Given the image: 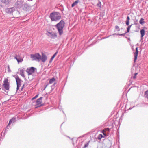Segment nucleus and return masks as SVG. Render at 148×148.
Returning a JSON list of instances; mask_svg holds the SVG:
<instances>
[{"mask_svg": "<svg viewBox=\"0 0 148 148\" xmlns=\"http://www.w3.org/2000/svg\"><path fill=\"white\" fill-rule=\"evenodd\" d=\"M56 84V83H54V84H53V85L52 86H52H55Z\"/></svg>", "mask_w": 148, "mask_h": 148, "instance_id": "39", "label": "nucleus"}, {"mask_svg": "<svg viewBox=\"0 0 148 148\" xmlns=\"http://www.w3.org/2000/svg\"><path fill=\"white\" fill-rule=\"evenodd\" d=\"M30 57L32 60H35L38 62L40 61V55L39 53L31 54Z\"/></svg>", "mask_w": 148, "mask_h": 148, "instance_id": "3", "label": "nucleus"}, {"mask_svg": "<svg viewBox=\"0 0 148 148\" xmlns=\"http://www.w3.org/2000/svg\"><path fill=\"white\" fill-rule=\"evenodd\" d=\"M139 23L141 25H143L145 23L144 19L142 18H141L139 21Z\"/></svg>", "mask_w": 148, "mask_h": 148, "instance_id": "19", "label": "nucleus"}, {"mask_svg": "<svg viewBox=\"0 0 148 148\" xmlns=\"http://www.w3.org/2000/svg\"><path fill=\"white\" fill-rule=\"evenodd\" d=\"M132 24L130 25H129V26L127 27V32H126V33H128L129 32H130V29L132 26Z\"/></svg>", "mask_w": 148, "mask_h": 148, "instance_id": "21", "label": "nucleus"}, {"mask_svg": "<svg viewBox=\"0 0 148 148\" xmlns=\"http://www.w3.org/2000/svg\"><path fill=\"white\" fill-rule=\"evenodd\" d=\"M36 68L34 67H31L27 68L26 72L28 73L29 75L32 74V73H34Z\"/></svg>", "mask_w": 148, "mask_h": 148, "instance_id": "7", "label": "nucleus"}, {"mask_svg": "<svg viewBox=\"0 0 148 148\" xmlns=\"http://www.w3.org/2000/svg\"><path fill=\"white\" fill-rule=\"evenodd\" d=\"M134 24L136 25H137L138 24V21L136 18L134 20Z\"/></svg>", "mask_w": 148, "mask_h": 148, "instance_id": "25", "label": "nucleus"}, {"mask_svg": "<svg viewBox=\"0 0 148 148\" xmlns=\"http://www.w3.org/2000/svg\"><path fill=\"white\" fill-rule=\"evenodd\" d=\"M103 133V134L105 135V134L104 133Z\"/></svg>", "mask_w": 148, "mask_h": 148, "instance_id": "42", "label": "nucleus"}, {"mask_svg": "<svg viewBox=\"0 0 148 148\" xmlns=\"http://www.w3.org/2000/svg\"><path fill=\"white\" fill-rule=\"evenodd\" d=\"M145 97L148 99V90L146 91L145 93Z\"/></svg>", "mask_w": 148, "mask_h": 148, "instance_id": "22", "label": "nucleus"}, {"mask_svg": "<svg viewBox=\"0 0 148 148\" xmlns=\"http://www.w3.org/2000/svg\"><path fill=\"white\" fill-rule=\"evenodd\" d=\"M20 87V86H17V88H16V91L17 92L19 89V87Z\"/></svg>", "mask_w": 148, "mask_h": 148, "instance_id": "31", "label": "nucleus"}, {"mask_svg": "<svg viewBox=\"0 0 148 148\" xmlns=\"http://www.w3.org/2000/svg\"><path fill=\"white\" fill-rule=\"evenodd\" d=\"M109 130H110V129L109 128H107L106 129V130L109 131Z\"/></svg>", "mask_w": 148, "mask_h": 148, "instance_id": "38", "label": "nucleus"}, {"mask_svg": "<svg viewBox=\"0 0 148 148\" xmlns=\"http://www.w3.org/2000/svg\"><path fill=\"white\" fill-rule=\"evenodd\" d=\"M130 20V18L129 16H127V21H129Z\"/></svg>", "mask_w": 148, "mask_h": 148, "instance_id": "34", "label": "nucleus"}, {"mask_svg": "<svg viewBox=\"0 0 148 148\" xmlns=\"http://www.w3.org/2000/svg\"><path fill=\"white\" fill-rule=\"evenodd\" d=\"M45 84V88L44 89V90H45V89L46 88L47 86H48V84Z\"/></svg>", "mask_w": 148, "mask_h": 148, "instance_id": "33", "label": "nucleus"}, {"mask_svg": "<svg viewBox=\"0 0 148 148\" xmlns=\"http://www.w3.org/2000/svg\"><path fill=\"white\" fill-rule=\"evenodd\" d=\"M15 11V8L12 7L8 8L5 10L6 12L8 14H11Z\"/></svg>", "mask_w": 148, "mask_h": 148, "instance_id": "10", "label": "nucleus"}, {"mask_svg": "<svg viewBox=\"0 0 148 148\" xmlns=\"http://www.w3.org/2000/svg\"><path fill=\"white\" fill-rule=\"evenodd\" d=\"M17 60L18 63L22 62L23 61V58L19 54L16 55L14 57Z\"/></svg>", "mask_w": 148, "mask_h": 148, "instance_id": "8", "label": "nucleus"}, {"mask_svg": "<svg viewBox=\"0 0 148 148\" xmlns=\"http://www.w3.org/2000/svg\"><path fill=\"white\" fill-rule=\"evenodd\" d=\"M126 33H126V32L125 33L121 34H116L115 33V34H113V35H119V36H125V34Z\"/></svg>", "mask_w": 148, "mask_h": 148, "instance_id": "20", "label": "nucleus"}, {"mask_svg": "<svg viewBox=\"0 0 148 148\" xmlns=\"http://www.w3.org/2000/svg\"><path fill=\"white\" fill-rule=\"evenodd\" d=\"M138 48L137 47H136V51L134 53V62H135L136 60L138 53Z\"/></svg>", "mask_w": 148, "mask_h": 148, "instance_id": "13", "label": "nucleus"}, {"mask_svg": "<svg viewBox=\"0 0 148 148\" xmlns=\"http://www.w3.org/2000/svg\"><path fill=\"white\" fill-rule=\"evenodd\" d=\"M65 23L63 20H61L56 25L55 27L58 30L59 34L61 35L63 33V29Z\"/></svg>", "mask_w": 148, "mask_h": 148, "instance_id": "1", "label": "nucleus"}, {"mask_svg": "<svg viewBox=\"0 0 148 148\" xmlns=\"http://www.w3.org/2000/svg\"><path fill=\"white\" fill-rule=\"evenodd\" d=\"M24 85H25V84H23V86H22V88H21V90H22V89H23V87H24Z\"/></svg>", "mask_w": 148, "mask_h": 148, "instance_id": "37", "label": "nucleus"}, {"mask_svg": "<svg viewBox=\"0 0 148 148\" xmlns=\"http://www.w3.org/2000/svg\"><path fill=\"white\" fill-rule=\"evenodd\" d=\"M41 106V105H39V106Z\"/></svg>", "mask_w": 148, "mask_h": 148, "instance_id": "41", "label": "nucleus"}, {"mask_svg": "<svg viewBox=\"0 0 148 148\" xmlns=\"http://www.w3.org/2000/svg\"><path fill=\"white\" fill-rule=\"evenodd\" d=\"M38 95H36L34 97L32 98V100H34L37 98L38 97Z\"/></svg>", "mask_w": 148, "mask_h": 148, "instance_id": "29", "label": "nucleus"}, {"mask_svg": "<svg viewBox=\"0 0 148 148\" xmlns=\"http://www.w3.org/2000/svg\"><path fill=\"white\" fill-rule=\"evenodd\" d=\"M49 17L52 21L58 20L61 18L60 13L57 12L51 13L50 14Z\"/></svg>", "mask_w": 148, "mask_h": 148, "instance_id": "2", "label": "nucleus"}, {"mask_svg": "<svg viewBox=\"0 0 148 148\" xmlns=\"http://www.w3.org/2000/svg\"><path fill=\"white\" fill-rule=\"evenodd\" d=\"M19 70L20 71V74L23 77H25V76L24 74V68H19Z\"/></svg>", "mask_w": 148, "mask_h": 148, "instance_id": "12", "label": "nucleus"}, {"mask_svg": "<svg viewBox=\"0 0 148 148\" xmlns=\"http://www.w3.org/2000/svg\"><path fill=\"white\" fill-rule=\"evenodd\" d=\"M140 33L141 34V39L142 40L143 39V37L144 36L145 34V30L143 29L141 30L140 31Z\"/></svg>", "mask_w": 148, "mask_h": 148, "instance_id": "15", "label": "nucleus"}, {"mask_svg": "<svg viewBox=\"0 0 148 148\" xmlns=\"http://www.w3.org/2000/svg\"><path fill=\"white\" fill-rule=\"evenodd\" d=\"M42 55H40V61L41 60L43 62H44L47 59V56L43 53H42Z\"/></svg>", "mask_w": 148, "mask_h": 148, "instance_id": "9", "label": "nucleus"}, {"mask_svg": "<svg viewBox=\"0 0 148 148\" xmlns=\"http://www.w3.org/2000/svg\"><path fill=\"white\" fill-rule=\"evenodd\" d=\"M1 1L6 4H9L11 2V0H1Z\"/></svg>", "mask_w": 148, "mask_h": 148, "instance_id": "16", "label": "nucleus"}, {"mask_svg": "<svg viewBox=\"0 0 148 148\" xmlns=\"http://www.w3.org/2000/svg\"><path fill=\"white\" fill-rule=\"evenodd\" d=\"M138 74V73H136L134 75V76H133V78H135L136 77V76Z\"/></svg>", "mask_w": 148, "mask_h": 148, "instance_id": "32", "label": "nucleus"}, {"mask_svg": "<svg viewBox=\"0 0 148 148\" xmlns=\"http://www.w3.org/2000/svg\"><path fill=\"white\" fill-rule=\"evenodd\" d=\"M16 81V82L17 86H21V82L22 81L19 78L18 76H17L15 77Z\"/></svg>", "mask_w": 148, "mask_h": 148, "instance_id": "11", "label": "nucleus"}, {"mask_svg": "<svg viewBox=\"0 0 148 148\" xmlns=\"http://www.w3.org/2000/svg\"><path fill=\"white\" fill-rule=\"evenodd\" d=\"M16 117H14L11 119L9 121L8 124L6 127L5 130L4 132V134L5 135V133H6V131H7L10 127V125L14 123L16 121Z\"/></svg>", "mask_w": 148, "mask_h": 148, "instance_id": "4", "label": "nucleus"}, {"mask_svg": "<svg viewBox=\"0 0 148 148\" xmlns=\"http://www.w3.org/2000/svg\"><path fill=\"white\" fill-rule=\"evenodd\" d=\"M29 1H32V0H28Z\"/></svg>", "mask_w": 148, "mask_h": 148, "instance_id": "40", "label": "nucleus"}, {"mask_svg": "<svg viewBox=\"0 0 148 148\" xmlns=\"http://www.w3.org/2000/svg\"><path fill=\"white\" fill-rule=\"evenodd\" d=\"M55 80V79L54 77H53L52 78L50 79L49 80V84H51L53 83Z\"/></svg>", "mask_w": 148, "mask_h": 148, "instance_id": "18", "label": "nucleus"}, {"mask_svg": "<svg viewBox=\"0 0 148 148\" xmlns=\"http://www.w3.org/2000/svg\"><path fill=\"white\" fill-rule=\"evenodd\" d=\"M53 60H52L51 59L50 60L49 62V63H51Z\"/></svg>", "mask_w": 148, "mask_h": 148, "instance_id": "36", "label": "nucleus"}, {"mask_svg": "<svg viewBox=\"0 0 148 148\" xmlns=\"http://www.w3.org/2000/svg\"><path fill=\"white\" fill-rule=\"evenodd\" d=\"M103 137V135L101 134H100L99 135L98 137V138L99 139H101L102 137Z\"/></svg>", "mask_w": 148, "mask_h": 148, "instance_id": "27", "label": "nucleus"}, {"mask_svg": "<svg viewBox=\"0 0 148 148\" xmlns=\"http://www.w3.org/2000/svg\"><path fill=\"white\" fill-rule=\"evenodd\" d=\"M101 5V3L100 2L98 4H97V5L99 6H100Z\"/></svg>", "mask_w": 148, "mask_h": 148, "instance_id": "35", "label": "nucleus"}, {"mask_svg": "<svg viewBox=\"0 0 148 148\" xmlns=\"http://www.w3.org/2000/svg\"><path fill=\"white\" fill-rule=\"evenodd\" d=\"M42 97H40L37 100L36 104L37 105H39L41 104Z\"/></svg>", "mask_w": 148, "mask_h": 148, "instance_id": "14", "label": "nucleus"}, {"mask_svg": "<svg viewBox=\"0 0 148 148\" xmlns=\"http://www.w3.org/2000/svg\"><path fill=\"white\" fill-rule=\"evenodd\" d=\"M90 141H89L88 143L85 144L84 147H83V148H86L88 147V145H89V143Z\"/></svg>", "mask_w": 148, "mask_h": 148, "instance_id": "24", "label": "nucleus"}, {"mask_svg": "<svg viewBox=\"0 0 148 148\" xmlns=\"http://www.w3.org/2000/svg\"><path fill=\"white\" fill-rule=\"evenodd\" d=\"M79 2V1L78 0H77L73 2L71 5V7H73L75 5H77Z\"/></svg>", "mask_w": 148, "mask_h": 148, "instance_id": "17", "label": "nucleus"}, {"mask_svg": "<svg viewBox=\"0 0 148 148\" xmlns=\"http://www.w3.org/2000/svg\"><path fill=\"white\" fill-rule=\"evenodd\" d=\"M115 29L117 31H119L120 30L119 27L117 25H116L115 26Z\"/></svg>", "mask_w": 148, "mask_h": 148, "instance_id": "26", "label": "nucleus"}, {"mask_svg": "<svg viewBox=\"0 0 148 148\" xmlns=\"http://www.w3.org/2000/svg\"><path fill=\"white\" fill-rule=\"evenodd\" d=\"M8 79H6L4 81L3 87L6 90H9V83L8 82Z\"/></svg>", "mask_w": 148, "mask_h": 148, "instance_id": "5", "label": "nucleus"}, {"mask_svg": "<svg viewBox=\"0 0 148 148\" xmlns=\"http://www.w3.org/2000/svg\"><path fill=\"white\" fill-rule=\"evenodd\" d=\"M58 53V51H57L52 56V57L51 59L52 60H53V58H54V57H55V56Z\"/></svg>", "mask_w": 148, "mask_h": 148, "instance_id": "23", "label": "nucleus"}, {"mask_svg": "<svg viewBox=\"0 0 148 148\" xmlns=\"http://www.w3.org/2000/svg\"><path fill=\"white\" fill-rule=\"evenodd\" d=\"M46 34L48 36L53 39H55L57 37L56 34L53 32H48Z\"/></svg>", "mask_w": 148, "mask_h": 148, "instance_id": "6", "label": "nucleus"}, {"mask_svg": "<svg viewBox=\"0 0 148 148\" xmlns=\"http://www.w3.org/2000/svg\"><path fill=\"white\" fill-rule=\"evenodd\" d=\"M125 23L127 25H129L130 23L129 21H126Z\"/></svg>", "mask_w": 148, "mask_h": 148, "instance_id": "30", "label": "nucleus"}, {"mask_svg": "<svg viewBox=\"0 0 148 148\" xmlns=\"http://www.w3.org/2000/svg\"><path fill=\"white\" fill-rule=\"evenodd\" d=\"M7 68H8V71L9 72H11V70H10V69L9 66V65H8L7 66Z\"/></svg>", "mask_w": 148, "mask_h": 148, "instance_id": "28", "label": "nucleus"}]
</instances>
